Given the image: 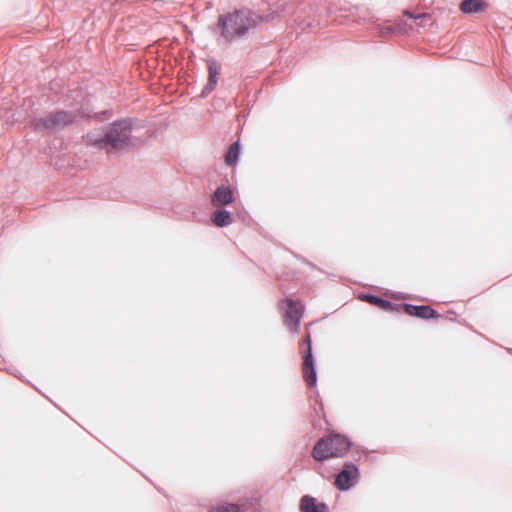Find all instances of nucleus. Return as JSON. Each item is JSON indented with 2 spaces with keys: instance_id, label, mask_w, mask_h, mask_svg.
<instances>
[{
  "instance_id": "obj_1",
  "label": "nucleus",
  "mask_w": 512,
  "mask_h": 512,
  "mask_svg": "<svg viewBox=\"0 0 512 512\" xmlns=\"http://www.w3.org/2000/svg\"><path fill=\"white\" fill-rule=\"evenodd\" d=\"M260 17L255 15L249 9L236 10L219 18V26L222 29V35L226 39H232L236 36L245 34L249 29L253 28Z\"/></svg>"
},
{
  "instance_id": "obj_2",
  "label": "nucleus",
  "mask_w": 512,
  "mask_h": 512,
  "mask_svg": "<svg viewBox=\"0 0 512 512\" xmlns=\"http://www.w3.org/2000/svg\"><path fill=\"white\" fill-rule=\"evenodd\" d=\"M132 123L123 119L111 124L103 138L89 136V141L103 148L123 149L130 144Z\"/></svg>"
},
{
  "instance_id": "obj_3",
  "label": "nucleus",
  "mask_w": 512,
  "mask_h": 512,
  "mask_svg": "<svg viewBox=\"0 0 512 512\" xmlns=\"http://www.w3.org/2000/svg\"><path fill=\"white\" fill-rule=\"evenodd\" d=\"M350 441L343 435L331 434L317 441L312 456L317 461L343 457L350 448Z\"/></svg>"
},
{
  "instance_id": "obj_4",
  "label": "nucleus",
  "mask_w": 512,
  "mask_h": 512,
  "mask_svg": "<svg viewBox=\"0 0 512 512\" xmlns=\"http://www.w3.org/2000/svg\"><path fill=\"white\" fill-rule=\"evenodd\" d=\"M408 20L416 22L421 27H425L432 23V17L428 13L414 14L409 11H405L394 24L390 22L384 23L381 27V34L386 35L395 32H405L412 29V25L408 23Z\"/></svg>"
},
{
  "instance_id": "obj_5",
  "label": "nucleus",
  "mask_w": 512,
  "mask_h": 512,
  "mask_svg": "<svg viewBox=\"0 0 512 512\" xmlns=\"http://www.w3.org/2000/svg\"><path fill=\"white\" fill-rule=\"evenodd\" d=\"M75 117L72 112L58 111L46 117L35 119L33 125L38 130H55L72 123Z\"/></svg>"
},
{
  "instance_id": "obj_6",
  "label": "nucleus",
  "mask_w": 512,
  "mask_h": 512,
  "mask_svg": "<svg viewBox=\"0 0 512 512\" xmlns=\"http://www.w3.org/2000/svg\"><path fill=\"white\" fill-rule=\"evenodd\" d=\"M303 353V376L307 385L314 387L317 383V374L314 366V359L312 355L311 339L308 334L301 344Z\"/></svg>"
},
{
  "instance_id": "obj_7",
  "label": "nucleus",
  "mask_w": 512,
  "mask_h": 512,
  "mask_svg": "<svg viewBox=\"0 0 512 512\" xmlns=\"http://www.w3.org/2000/svg\"><path fill=\"white\" fill-rule=\"evenodd\" d=\"M282 308L284 309V323L291 329L296 331L302 318L303 306L300 302H295L292 299H287L283 302Z\"/></svg>"
},
{
  "instance_id": "obj_8",
  "label": "nucleus",
  "mask_w": 512,
  "mask_h": 512,
  "mask_svg": "<svg viewBox=\"0 0 512 512\" xmlns=\"http://www.w3.org/2000/svg\"><path fill=\"white\" fill-rule=\"evenodd\" d=\"M358 467L352 463H346L335 480V485L342 491L349 490L358 480Z\"/></svg>"
},
{
  "instance_id": "obj_9",
  "label": "nucleus",
  "mask_w": 512,
  "mask_h": 512,
  "mask_svg": "<svg viewBox=\"0 0 512 512\" xmlns=\"http://www.w3.org/2000/svg\"><path fill=\"white\" fill-rule=\"evenodd\" d=\"M234 193L228 186H219L211 196V204L215 208H222L234 201Z\"/></svg>"
},
{
  "instance_id": "obj_10",
  "label": "nucleus",
  "mask_w": 512,
  "mask_h": 512,
  "mask_svg": "<svg viewBox=\"0 0 512 512\" xmlns=\"http://www.w3.org/2000/svg\"><path fill=\"white\" fill-rule=\"evenodd\" d=\"M405 312L411 316L429 319L436 316V311L430 306H416L411 304H405Z\"/></svg>"
},
{
  "instance_id": "obj_11",
  "label": "nucleus",
  "mask_w": 512,
  "mask_h": 512,
  "mask_svg": "<svg viewBox=\"0 0 512 512\" xmlns=\"http://www.w3.org/2000/svg\"><path fill=\"white\" fill-rule=\"evenodd\" d=\"M302 512H327L328 507L324 503H317L316 499L311 496H303L300 502Z\"/></svg>"
},
{
  "instance_id": "obj_12",
  "label": "nucleus",
  "mask_w": 512,
  "mask_h": 512,
  "mask_svg": "<svg viewBox=\"0 0 512 512\" xmlns=\"http://www.w3.org/2000/svg\"><path fill=\"white\" fill-rule=\"evenodd\" d=\"M208 74V82L202 90V96H207L208 94H210L215 89L216 84L218 82L219 72L217 69V65L214 61L208 63Z\"/></svg>"
},
{
  "instance_id": "obj_13",
  "label": "nucleus",
  "mask_w": 512,
  "mask_h": 512,
  "mask_svg": "<svg viewBox=\"0 0 512 512\" xmlns=\"http://www.w3.org/2000/svg\"><path fill=\"white\" fill-rule=\"evenodd\" d=\"M212 222L217 227H226L232 223L231 213L223 208H217L212 215Z\"/></svg>"
},
{
  "instance_id": "obj_14",
  "label": "nucleus",
  "mask_w": 512,
  "mask_h": 512,
  "mask_svg": "<svg viewBox=\"0 0 512 512\" xmlns=\"http://www.w3.org/2000/svg\"><path fill=\"white\" fill-rule=\"evenodd\" d=\"M486 4L482 0H463L460 4V10L463 13H478L484 10Z\"/></svg>"
},
{
  "instance_id": "obj_15",
  "label": "nucleus",
  "mask_w": 512,
  "mask_h": 512,
  "mask_svg": "<svg viewBox=\"0 0 512 512\" xmlns=\"http://www.w3.org/2000/svg\"><path fill=\"white\" fill-rule=\"evenodd\" d=\"M239 155H240V147H239V144L236 142V143H233L226 155H225V162L227 165H235L238 161V158H239Z\"/></svg>"
},
{
  "instance_id": "obj_16",
  "label": "nucleus",
  "mask_w": 512,
  "mask_h": 512,
  "mask_svg": "<svg viewBox=\"0 0 512 512\" xmlns=\"http://www.w3.org/2000/svg\"><path fill=\"white\" fill-rule=\"evenodd\" d=\"M362 299L366 300L370 304L377 305L378 307H380V308H382L384 310H388L391 307V303L389 301L381 299V298H379L377 296L363 295Z\"/></svg>"
},
{
  "instance_id": "obj_17",
  "label": "nucleus",
  "mask_w": 512,
  "mask_h": 512,
  "mask_svg": "<svg viewBox=\"0 0 512 512\" xmlns=\"http://www.w3.org/2000/svg\"><path fill=\"white\" fill-rule=\"evenodd\" d=\"M243 508L244 505L226 503L212 507L209 512H241Z\"/></svg>"
}]
</instances>
